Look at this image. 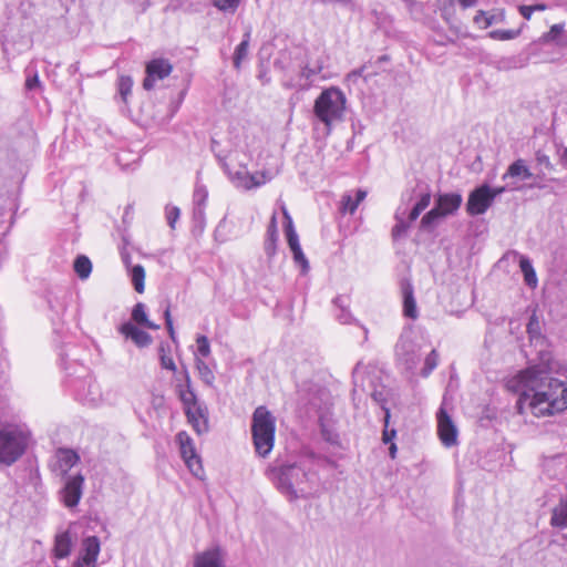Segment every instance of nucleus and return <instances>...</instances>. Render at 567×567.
I'll return each instance as SVG.
<instances>
[{
    "mask_svg": "<svg viewBox=\"0 0 567 567\" xmlns=\"http://www.w3.org/2000/svg\"><path fill=\"white\" fill-rule=\"evenodd\" d=\"M444 218L439 209L434 206L431 210H429L421 219L420 227L423 230L433 229L439 221Z\"/></svg>",
    "mask_w": 567,
    "mask_h": 567,
    "instance_id": "58836bf2",
    "label": "nucleus"
},
{
    "mask_svg": "<svg viewBox=\"0 0 567 567\" xmlns=\"http://www.w3.org/2000/svg\"><path fill=\"white\" fill-rule=\"evenodd\" d=\"M388 423L384 422V431L382 433V441L383 443L388 444V443H393V439L395 437V434H396V431L395 430H388Z\"/></svg>",
    "mask_w": 567,
    "mask_h": 567,
    "instance_id": "680f3d73",
    "label": "nucleus"
},
{
    "mask_svg": "<svg viewBox=\"0 0 567 567\" xmlns=\"http://www.w3.org/2000/svg\"><path fill=\"white\" fill-rule=\"evenodd\" d=\"M159 362L163 369L169 370L172 372L177 371V367L173 358L167 353L166 348L163 344L159 347Z\"/></svg>",
    "mask_w": 567,
    "mask_h": 567,
    "instance_id": "a18cd8bd",
    "label": "nucleus"
},
{
    "mask_svg": "<svg viewBox=\"0 0 567 567\" xmlns=\"http://www.w3.org/2000/svg\"><path fill=\"white\" fill-rule=\"evenodd\" d=\"M101 550V543L96 536H87L82 542L81 557L96 564Z\"/></svg>",
    "mask_w": 567,
    "mask_h": 567,
    "instance_id": "c756f323",
    "label": "nucleus"
},
{
    "mask_svg": "<svg viewBox=\"0 0 567 567\" xmlns=\"http://www.w3.org/2000/svg\"><path fill=\"white\" fill-rule=\"evenodd\" d=\"M561 163L565 167H567V148H564L560 155Z\"/></svg>",
    "mask_w": 567,
    "mask_h": 567,
    "instance_id": "774afa93",
    "label": "nucleus"
},
{
    "mask_svg": "<svg viewBox=\"0 0 567 567\" xmlns=\"http://www.w3.org/2000/svg\"><path fill=\"white\" fill-rule=\"evenodd\" d=\"M463 202L462 195L458 193H445L439 195L435 202V207L443 217L453 215L458 210Z\"/></svg>",
    "mask_w": 567,
    "mask_h": 567,
    "instance_id": "4be33fe9",
    "label": "nucleus"
},
{
    "mask_svg": "<svg viewBox=\"0 0 567 567\" xmlns=\"http://www.w3.org/2000/svg\"><path fill=\"white\" fill-rule=\"evenodd\" d=\"M560 370L561 365L558 362L548 360L543 363L537 392L529 402L530 412L535 416L553 415L567 410V380L550 375Z\"/></svg>",
    "mask_w": 567,
    "mask_h": 567,
    "instance_id": "7ed1b4c3",
    "label": "nucleus"
},
{
    "mask_svg": "<svg viewBox=\"0 0 567 567\" xmlns=\"http://www.w3.org/2000/svg\"><path fill=\"white\" fill-rule=\"evenodd\" d=\"M227 173L235 186L243 189L259 187L270 179L267 174H261L262 181H256V176H251V174L246 168H240L235 173Z\"/></svg>",
    "mask_w": 567,
    "mask_h": 567,
    "instance_id": "412c9836",
    "label": "nucleus"
},
{
    "mask_svg": "<svg viewBox=\"0 0 567 567\" xmlns=\"http://www.w3.org/2000/svg\"><path fill=\"white\" fill-rule=\"evenodd\" d=\"M505 21V12L502 9H495L487 11V19L485 20V27L502 23Z\"/></svg>",
    "mask_w": 567,
    "mask_h": 567,
    "instance_id": "09e8293b",
    "label": "nucleus"
},
{
    "mask_svg": "<svg viewBox=\"0 0 567 567\" xmlns=\"http://www.w3.org/2000/svg\"><path fill=\"white\" fill-rule=\"evenodd\" d=\"M358 206V200H354V198L350 194H346L342 197L340 209L343 214H353L357 210Z\"/></svg>",
    "mask_w": 567,
    "mask_h": 567,
    "instance_id": "3c124183",
    "label": "nucleus"
},
{
    "mask_svg": "<svg viewBox=\"0 0 567 567\" xmlns=\"http://www.w3.org/2000/svg\"><path fill=\"white\" fill-rule=\"evenodd\" d=\"M73 549V539L69 530H64L55 535L52 548V557L54 559H64L70 556Z\"/></svg>",
    "mask_w": 567,
    "mask_h": 567,
    "instance_id": "5701e85b",
    "label": "nucleus"
},
{
    "mask_svg": "<svg viewBox=\"0 0 567 567\" xmlns=\"http://www.w3.org/2000/svg\"><path fill=\"white\" fill-rule=\"evenodd\" d=\"M291 252L295 264L301 268L302 274H306L309 270V261L305 256L302 248H296L291 250Z\"/></svg>",
    "mask_w": 567,
    "mask_h": 567,
    "instance_id": "de8ad7c7",
    "label": "nucleus"
},
{
    "mask_svg": "<svg viewBox=\"0 0 567 567\" xmlns=\"http://www.w3.org/2000/svg\"><path fill=\"white\" fill-rule=\"evenodd\" d=\"M118 332L125 339L132 340L134 342V344L138 348L148 347L153 341L152 336L148 332L137 328L131 321H126V322L122 323L118 327Z\"/></svg>",
    "mask_w": 567,
    "mask_h": 567,
    "instance_id": "a211bd4d",
    "label": "nucleus"
},
{
    "mask_svg": "<svg viewBox=\"0 0 567 567\" xmlns=\"http://www.w3.org/2000/svg\"><path fill=\"white\" fill-rule=\"evenodd\" d=\"M193 567H226L225 553L219 546H214L194 556Z\"/></svg>",
    "mask_w": 567,
    "mask_h": 567,
    "instance_id": "f3484780",
    "label": "nucleus"
},
{
    "mask_svg": "<svg viewBox=\"0 0 567 567\" xmlns=\"http://www.w3.org/2000/svg\"><path fill=\"white\" fill-rule=\"evenodd\" d=\"M207 196L208 194L205 187H196L193 195V206L205 208Z\"/></svg>",
    "mask_w": 567,
    "mask_h": 567,
    "instance_id": "6e6d98bb",
    "label": "nucleus"
},
{
    "mask_svg": "<svg viewBox=\"0 0 567 567\" xmlns=\"http://www.w3.org/2000/svg\"><path fill=\"white\" fill-rule=\"evenodd\" d=\"M195 367L198 371L199 379L208 386H214L215 374L209 365L200 358H195Z\"/></svg>",
    "mask_w": 567,
    "mask_h": 567,
    "instance_id": "e433bc0d",
    "label": "nucleus"
},
{
    "mask_svg": "<svg viewBox=\"0 0 567 567\" xmlns=\"http://www.w3.org/2000/svg\"><path fill=\"white\" fill-rule=\"evenodd\" d=\"M278 239L277 216L274 214L267 227L266 239L264 243V250L268 258H272L276 255Z\"/></svg>",
    "mask_w": 567,
    "mask_h": 567,
    "instance_id": "393cba45",
    "label": "nucleus"
},
{
    "mask_svg": "<svg viewBox=\"0 0 567 567\" xmlns=\"http://www.w3.org/2000/svg\"><path fill=\"white\" fill-rule=\"evenodd\" d=\"M250 39H251V30L248 29L244 33L241 42L235 49L233 62H234L235 69H237V70L240 69L243 60H245L248 55Z\"/></svg>",
    "mask_w": 567,
    "mask_h": 567,
    "instance_id": "473e14b6",
    "label": "nucleus"
},
{
    "mask_svg": "<svg viewBox=\"0 0 567 567\" xmlns=\"http://www.w3.org/2000/svg\"><path fill=\"white\" fill-rule=\"evenodd\" d=\"M530 169L527 167L524 159L518 158L514 161L507 168L506 173L503 175V179L520 177L522 179H530L535 178Z\"/></svg>",
    "mask_w": 567,
    "mask_h": 567,
    "instance_id": "7c9ffc66",
    "label": "nucleus"
},
{
    "mask_svg": "<svg viewBox=\"0 0 567 567\" xmlns=\"http://www.w3.org/2000/svg\"><path fill=\"white\" fill-rule=\"evenodd\" d=\"M72 567H96V564H93L90 560L79 556L78 559L72 564Z\"/></svg>",
    "mask_w": 567,
    "mask_h": 567,
    "instance_id": "e2e57ef3",
    "label": "nucleus"
},
{
    "mask_svg": "<svg viewBox=\"0 0 567 567\" xmlns=\"http://www.w3.org/2000/svg\"><path fill=\"white\" fill-rule=\"evenodd\" d=\"M132 87H133V80L131 76L121 75L117 79V93L124 103L127 102V97L132 93Z\"/></svg>",
    "mask_w": 567,
    "mask_h": 567,
    "instance_id": "79ce46f5",
    "label": "nucleus"
},
{
    "mask_svg": "<svg viewBox=\"0 0 567 567\" xmlns=\"http://www.w3.org/2000/svg\"><path fill=\"white\" fill-rule=\"evenodd\" d=\"M282 213H284V217H285V221H286L285 223V233H286V237H287V243H288L290 250H293L296 248L301 247L300 243H299V236L295 229L292 218L285 206L282 207Z\"/></svg>",
    "mask_w": 567,
    "mask_h": 567,
    "instance_id": "2f4dec72",
    "label": "nucleus"
},
{
    "mask_svg": "<svg viewBox=\"0 0 567 567\" xmlns=\"http://www.w3.org/2000/svg\"><path fill=\"white\" fill-rule=\"evenodd\" d=\"M519 34V30H493L489 32V37L494 40H512Z\"/></svg>",
    "mask_w": 567,
    "mask_h": 567,
    "instance_id": "8fccbe9b",
    "label": "nucleus"
},
{
    "mask_svg": "<svg viewBox=\"0 0 567 567\" xmlns=\"http://www.w3.org/2000/svg\"><path fill=\"white\" fill-rule=\"evenodd\" d=\"M24 75H25L24 86H25L27 91L43 89V85L39 79L38 66L34 62H30L27 65V68L24 69Z\"/></svg>",
    "mask_w": 567,
    "mask_h": 567,
    "instance_id": "f704fd0d",
    "label": "nucleus"
},
{
    "mask_svg": "<svg viewBox=\"0 0 567 567\" xmlns=\"http://www.w3.org/2000/svg\"><path fill=\"white\" fill-rule=\"evenodd\" d=\"M519 267L524 275L525 284L530 288H535L538 280L530 259L526 256H519Z\"/></svg>",
    "mask_w": 567,
    "mask_h": 567,
    "instance_id": "c9c22d12",
    "label": "nucleus"
},
{
    "mask_svg": "<svg viewBox=\"0 0 567 567\" xmlns=\"http://www.w3.org/2000/svg\"><path fill=\"white\" fill-rule=\"evenodd\" d=\"M122 261L123 264L125 265L126 269H131L132 265H131V256L128 254H122Z\"/></svg>",
    "mask_w": 567,
    "mask_h": 567,
    "instance_id": "338daca9",
    "label": "nucleus"
},
{
    "mask_svg": "<svg viewBox=\"0 0 567 567\" xmlns=\"http://www.w3.org/2000/svg\"><path fill=\"white\" fill-rule=\"evenodd\" d=\"M132 284L134 289L142 293L145 289L144 280H145V269L142 265H134L128 269Z\"/></svg>",
    "mask_w": 567,
    "mask_h": 567,
    "instance_id": "4c0bfd02",
    "label": "nucleus"
},
{
    "mask_svg": "<svg viewBox=\"0 0 567 567\" xmlns=\"http://www.w3.org/2000/svg\"><path fill=\"white\" fill-rule=\"evenodd\" d=\"M164 318H165V324H166V328L168 330L169 337H171V339L173 341H175L176 340V336H175V330H174V327H173V320H172V316H171L169 305H167L165 310H164Z\"/></svg>",
    "mask_w": 567,
    "mask_h": 567,
    "instance_id": "bf43d9fd",
    "label": "nucleus"
},
{
    "mask_svg": "<svg viewBox=\"0 0 567 567\" xmlns=\"http://www.w3.org/2000/svg\"><path fill=\"white\" fill-rule=\"evenodd\" d=\"M550 525L556 528H567V495L560 497L558 504L551 509Z\"/></svg>",
    "mask_w": 567,
    "mask_h": 567,
    "instance_id": "cd10ccee",
    "label": "nucleus"
},
{
    "mask_svg": "<svg viewBox=\"0 0 567 567\" xmlns=\"http://www.w3.org/2000/svg\"><path fill=\"white\" fill-rule=\"evenodd\" d=\"M419 192L414 190L416 203L409 213L410 221H415L424 209H426L431 203V192L426 185L424 187L419 186Z\"/></svg>",
    "mask_w": 567,
    "mask_h": 567,
    "instance_id": "a878e982",
    "label": "nucleus"
},
{
    "mask_svg": "<svg viewBox=\"0 0 567 567\" xmlns=\"http://www.w3.org/2000/svg\"><path fill=\"white\" fill-rule=\"evenodd\" d=\"M29 430L19 424L3 422V408L0 406V467L13 465L27 451Z\"/></svg>",
    "mask_w": 567,
    "mask_h": 567,
    "instance_id": "423d86ee",
    "label": "nucleus"
},
{
    "mask_svg": "<svg viewBox=\"0 0 567 567\" xmlns=\"http://www.w3.org/2000/svg\"><path fill=\"white\" fill-rule=\"evenodd\" d=\"M437 433L444 446L451 447L457 444V429L443 408L437 412Z\"/></svg>",
    "mask_w": 567,
    "mask_h": 567,
    "instance_id": "2eb2a0df",
    "label": "nucleus"
},
{
    "mask_svg": "<svg viewBox=\"0 0 567 567\" xmlns=\"http://www.w3.org/2000/svg\"><path fill=\"white\" fill-rule=\"evenodd\" d=\"M80 462L79 454L71 449H59L54 454L52 471L60 476H69V471Z\"/></svg>",
    "mask_w": 567,
    "mask_h": 567,
    "instance_id": "dca6fc26",
    "label": "nucleus"
},
{
    "mask_svg": "<svg viewBox=\"0 0 567 567\" xmlns=\"http://www.w3.org/2000/svg\"><path fill=\"white\" fill-rule=\"evenodd\" d=\"M507 187L506 186H501V187H496V188H491L489 187V195H493V202L495 200V198L497 196H499L501 194H503L504 192H506Z\"/></svg>",
    "mask_w": 567,
    "mask_h": 567,
    "instance_id": "69168bd1",
    "label": "nucleus"
},
{
    "mask_svg": "<svg viewBox=\"0 0 567 567\" xmlns=\"http://www.w3.org/2000/svg\"><path fill=\"white\" fill-rule=\"evenodd\" d=\"M48 303L51 315V322L53 326V331L55 333L60 332V326H62V318L66 310V293L61 292L60 295L50 293L48 297Z\"/></svg>",
    "mask_w": 567,
    "mask_h": 567,
    "instance_id": "6ab92c4d",
    "label": "nucleus"
},
{
    "mask_svg": "<svg viewBox=\"0 0 567 567\" xmlns=\"http://www.w3.org/2000/svg\"><path fill=\"white\" fill-rule=\"evenodd\" d=\"M176 441L179 445L181 456L190 473L195 477L203 480L205 476V471L202 464V458L196 453L192 437L185 431H182L177 433Z\"/></svg>",
    "mask_w": 567,
    "mask_h": 567,
    "instance_id": "9b49d317",
    "label": "nucleus"
},
{
    "mask_svg": "<svg viewBox=\"0 0 567 567\" xmlns=\"http://www.w3.org/2000/svg\"><path fill=\"white\" fill-rule=\"evenodd\" d=\"M543 371L542 367H529L526 370L520 371L517 375L511 378L506 382V389L513 393L519 394L517 406L519 410L527 402L529 404L533 394L537 392L540 375Z\"/></svg>",
    "mask_w": 567,
    "mask_h": 567,
    "instance_id": "1a4fd4ad",
    "label": "nucleus"
},
{
    "mask_svg": "<svg viewBox=\"0 0 567 567\" xmlns=\"http://www.w3.org/2000/svg\"><path fill=\"white\" fill-rule=\"evenodd\" d=\"M347 97L343 91L337 86L324 89L313 104V115L331 132L332 126L344 118Z\"/></svg>",
    "mask_w": 567,
    "mask_h": 567,
    "instance_id": "0eeeda50",
    "label": "nucleus"
},
{
    "mask_svg": "<svg viewBox=\"0 0 567 567\" xmlns=\"http://www.w3.org/2000/svg\"><path fill=\"white\" fill-rule=\"evenodd\" d=\"M267 475L289 501L308 498L318 481L317 473L306 461L270 466Z\"/></svg>",
    "mask_w": 567,
    "mask_h": 567,
    "instance_id": "20e7f679",
    "label": "nucleus"
},
{
    "mask_svg": "<svg viewBox=\"0 0 567 567\" xmlns=\"http://www.w3.org/2000/svg\"><path fill=\"white\" fill-rule=\"evenodd\" d=\"M239 0H215L214 6L224 12H235L239 7Z\"/></svg>",
    "mask_w": 567,
    "mask_h": 567,
    "instance_id": "864d4df0",
    "label": "nucleus"
},
{
    "mask_svg": "<svg viewBox=\"0 0 567 567\" xmlns=\"http://www.w3.org/2000/svg\"><path fill=\"white\" fill-rule=\"evenodd\" d=\"M563 24H554L548 32L543 35L545 42H556L559 35L563 33Z\"/></svg>",
    "mask_w": 567,
    "mask_h": 567,
    "instance_id": "13d9d810",
    "label": "nucleus"
},
{
    "mask_svg": "<svg viewBox=\"0 0 567 567\" xmlns=\"http://www.w3.org/2000/svg\"><path fill=\"white\" fill-rule=\"evenodd\" d=\"M437 6L441 10V14L445 20H449L454 16L455 4H458L462 10L475 8L478 4V0H436Z\"/></svg>",
    "mask_w": 567,
    "mask_h": 567,
    "instance_id": "bb28decb",
    "label": "nucleus"
},
{
    "mask_svg": "<svg viewBox=\"0 0 567 567\" xmlns=\"http://www.w3.org/2000/svg\"><path fill=\"white\" fill-rule=\"evenodd\" d=\"M179 216L181 209L177 206L166 205L165 217L171 229H175Z\"/></svg>",
    "mask_w": 567,
    "mask_h": 567,
    "instance_id": "49530a36",
    "label": "nucleus"
},
{
    "mask_svg": "<svg viewBox=\"0 0 567 567\" xmlns=\"http://www.w3.org/2000/svg\"><path fill=\"white\" fill-rule=\"evenodd\" d=\"M193 223L195 227L199 228L200 230L205 227L206 216H205V208H202L200 206H193Z\"/></svg>",
    "mask_w": 567,
    "mask_h": 567,
    "instance_id": "5fc2aeb1",
    "label": "nucleus"
},
{
    "mask_svg": "<svg viewBox=\"0 0 567 567\" xmlns=\"http://www.w3.org/2000/svg\"><path fill=\"white\" fill-rule=\"evenodd\" d=\"M334 307V318L341 324H350L357 322L349 310V298L347 296H337L332 300Z\"/></svg>",
    "mask_w": 567,
    "mask_h": 567,
    "instance_id": "b1692460",
    "label": "nucleus"
},
{
    "mask_svg": "<svg viewBox=\"0 0 567 567\" xmlns=\"http://www.w3.org/2000/svg\"><path fill=\"white\" fill-rule=\"evenodd\" d=\"M132 320L136 322L140 326H143L145 328L157 330L159 329L158 324H155L154 322L148 320L147 313H146V306L143 302H137L133 309H132Z\"/></svg>",
    "mask_w": 567,
    "mask_h": 567,
    "instance_id": "72a5a7b5",
    "label": "nucleus"
},
{
    "mask_svg": "<svg viewBox=\"0 0 567 567\" xmlns=\"http://www.w3.org/2000/svg\"><path fill=\"white\" fill-rule=\"evenodd\" d=\"M536 165L539 168V173L536 174L535 179H543L545 176V171L554 169V165L550 162L548 155H546L543 151L538 150L535 153Z\"/></svg>",
    "mask_w": 567,
    "mask_h": 567,
    "instance_id": "a19ab883",
    "label": "nucleus"
},
{
    "mask_svg": "<svg viewBox=\"0 0 567 567\" xmlns=\"http://www.w3.org/2000/svg\"><path fill=\"white\" fill-rule=\"evenodd\" d=\"M176 391L193 429L198 434L206 433L208 431V409L204 402L198 401L186 367H183V370L176 375Z\"/></svg>",
    "mask_w": 567,
    "mask_h": 567,
    "instance_id": "39448f33",
    "label": "nucleus"
},
{
    "mask_svg": "<svg viewBox=\"0 0 567 567\" xmlns=\"http://www.w3.org/2000/svg\"><path fill=\"white\" fill-rule=\"evenodd\" d=\"M440 360V355L435 349H433L425 358L424 365L421 369V377L427 378L433 370L437 367Z\"/></svg>",
    "mask_w": 567,
    "mask_h": 567,
    "instance_id": "37998d69",
    "label": "nucleus"
},
{
    "mask_svg": "<svg viewBox=\"0 0 567 567\" xmlns=\"http://www.w3.org/2000/svg\"><path fill=\"white\" fill-rule=\"evenodd\" d=\"M405 209L398 208L395 213V225L392 228L391 236L394 241H398L402 238H405L408 231L410 229L411 223L410 219H405Z\"/></svg>",
    "mask_w": 567,
    "mask_h": 567,
    "instance_id": "c85d7f7f",
    "label": "nucleus"
},
{
    "mask_svg": "<svg viewBox=\"0 0 567 567\" xmlns=\"http://www.w3.org/2000/svg\"><path fill=\"white\" fill-rule=\"evenodd\" d=\"M74 271L81 279L89 278L92 271L91 260L84 255L78 256L74 260Z\"/></svg>",
    "mask_w": 567,
    "mask_h": 567,
    "instance_id": "ea45409f",
    "label": "nucleus"
},
{
    "mask_svg": "<svg viewBox=\"0 0 567 567\" xmlns=\"http://www.w3.org/2000/svg\"><path fill=\"white\" fill-rule=\"evenodd\" d=\"M173 71V65L167 59H153L146 64V76L143 87L147 91L155 86L156 81L167 78Z\"/></svg>",
    "mask_w": 567,
    "mask_h": 567,
    "instance_id": "4468645a",
    "label": "nucleus"
},
{
    "mask_svg": "<svg viewBox=\"0 0 567 567\" xmlns=\"http://www.w3.org/2000/svg\"><path fill=\"white\" fill-rule=\"evenodd\" d=\"M487 19V11L478 10L473 19L474 23L481 29H487L485 27V20Z\"/></svg>",
    "mask_w": 567,
    "mask_h": 567,
    "instance_id": "052dcab7",
    "label": "nucleus"
},
{
    "mask_svg": "<svg viewBox=\"0 0 567 567\" xmlns=\"http://www.w3.org/2000/svg\"><path fill=\"white\" fill-rule=\"evenodd\" d=\"M84 476L81 473L65 477L64 485L60 491V499L68 508L78 506L83 494Z\"/></svg>",
    "mask_w": 567,
    "mask_h": 567,
    "instance_id": "f8f14e48",
    "label": "nucleus"
},
{
    "mask_svg": "<svg viewBox=\"0 0 567 567\" xmlns=\"http://www.w3.org/2000/svg\"><path fill=\"white\" fill-rule=\"evenodd\" d=\"M276 417L265 406L259 405L251 415V436L256 453L267 457L275 445Z\"/></svg>",
    "mask_w": 567,
    "mask_h": 567,
    "instance_id": "6e6552de",
    "label": "nucleus"
},
{
    "mask_svg": "<svg viewBox=\"0 0 567 567\" xmlns=\"http://www.w3.org/2000/svg\"><path fill=\"white\" fill-rule=\"evenodd\" d=\"M527 332L530 339L538 338L540 336V323L538 318L533 315L527 323Z\"/></svg>",
    "mask_w": 567,
    "mask_h": 567,
    "instance_id": "4d7b16f0",
    "label": "nucleus"
},
{
    "mask_svg": "<svg viewBox=\"0 0 567 567\" xmlns=\"http://www.w3.org/2000/svg\"><path fill=\"white\" fill-rule=\"evenodd\" d=\"M412 332H404L395 344L399 363L409 372H414L421 361V347L411 338Z\"/></svg>",
    "mask_w": 567,
    "mask_h": 567,
    "instance_id": "9d476101",
    "label": "nucleus"
},
{
    "mask_svg": "<svg viewBox=\"0 0 567 567\" xmlns=\"http://www.w3.org/2000/svg\"><path fill=\"white\" fill-rule=\"evenodd\" d=\"M400 288L403 301V315L406 318L415 320L419 317V310L414 297L413 285L410 280L403 279L400 284Z\"/></svg>",
    "mask_w": 567,
    "mask_h": 567,
    "instance_id": "aec40b11",
    "label": "nucleus"
},
{
    "mask_svg": "<svg viewBox=\"0 0 567 567\" xmlns=\"http://www.w3.org/2000/svg\"><path fill=\"white\" fill-rule=\"evenodd\" d=\"M371 396L372 399L380 404V406L382 408V410L385 412L384 414V421L385 423L389 422V419H390V410L386 408V398H385V394L382 390H374L372 393H371Z\"/></svg>",
    "mask_w": 567,
    "mask_h": 567,
    "instance_id": "603ef678",
    "label": "nucleus"
},
{
    "mask_svg": "<svg viewBox=\"0 0 567 567\" xmlns=\"http://www.w3.org/2000/svg\"><path fill=\"white\" fill-rule=\"evenodd\" d=\"M492 204L493 195H489V185L483 184L470 193L466 203V212L470 216L483 215Z\"/></svg>",
    "mask_w": 567,
    "mask_h": 567,
    "instance_id": "ddd939ff",
    "label": "nucleus"
},
{
    "mask_svg": "<svg viewBox=\"0 0 567 567\" xmlns=\"http://www.w3.org/2000/svg\"><path fill=\"white\" fill-rule=\"evenodd\" d=\"M275 71L280 73V84L284 89L308 91L315 78L321 73L323 64L312 61L307 49L295 47L282 49L274 60Z\"/></svg>",
    "mask_w": 567,
    "mask_h": 567,
    "instance_id": "f257e3e1",
    "label": "nucleus"
},
{
    "mask_svg": "<svg viewBox=\"0 0 567 567\" xmlns=\"http://www.w3.org/2000/svg\"><path fill=\"white\" fill-rule=\"evenodd\" d=\"M210 355V344L206 336H198L196 338V352L195 358H208Z\"/></svg>",
    "mask_w": 567,
    "mask_h": 567,
    "instance_id": "c03bdc74",
    "label": "nucleus"
},
{
    "mask_svg": "<svg viewBox=\"0 0 567 567\" xmlns=\"http://www.w3.org/2000/svg\"><path fill=\"white\" fill-rule=\"evenodd\" d=\"M519 12H520V14H522L525 19L529 20V19H530V17H532V14H533V12H534V7H530V6H520V7H519Z\"/></svg>",
    "mask_w": 567,
    "mask_h": 567,
    "instance_id": "0e129e2a",
    "label": "nucleus"
},
{
    "mask_svg": "<svg viewBox=\"0 0 567 567\" xmlns=\"http://www.w3.org/2000/svg\"><path fill=\"white\" fill-rule=\"evenodd\" d=\"M83 350L70 342L59 349L60 365L65 372V386L75 400L83 404L95 405L101 400V389L91 377L90 369L81 363L80 352Z\"/></svg>",
    "mask_w": 567,
    "mask_h": 567,
    "instance_id": "f03ea898",
    "label": "nucleus"
}]
</instances>
